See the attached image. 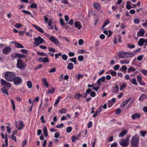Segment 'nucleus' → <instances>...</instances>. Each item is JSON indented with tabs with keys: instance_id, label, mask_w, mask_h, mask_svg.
Segmentation results:
<instances>
[{
	"instance_id": "obj_23",
	"label": "nucleus",
	"mask_w": 147,
	"mask_h": 147,
	"mask_svg": "<svg viewBox=\"0 0 147 147\" xmlns=\"http://www.w3.org/2000/svg\"><path fill=\"white\" fill-rule=\"evenodd\" d=\"M1 90L3 93L7 95H9V94L5 86H4L3 88H1Z\"/></svg>"
},
{
	"instance_id": "obj_47",
	"label": "nucleus",
	"mask_w": 147,
	"mask_h": 147,
	"mask_svg": "<svg viewBox=\"0 0 147 147\" xmlns=\"http://www.w3.org/2000/svg\"><path fill=\"white\" fill-rule=\"evenodd\" d=\"M127 46L128 48H130V49H133L135 47V45L129 44H128L127 45Z\"/></svg>"
},
{
	"instance_id": "obj_5",
	"label": "nucleus",
	"mask_w": 147,
	"mask_h": 147,
	"mask_svg": "<svg viewBox=\"0 0 147 147\" xmlns=\"http://www.w3.org/2000/svg\"><path fill=\"white\" fill-rule=\"evenodd\" d=\"M34 40L35 42L34 44H36V46H38L44 42V39L40 36H38L37 38H34Z\"/></svg>"
},
{
	"instance_id": "obj_54",
	"label": "nucleus",
	"mask_w": 147,
	"mask_h": 147,
	"mask_svg": "<svg viewBox=\"0 0 147 147\" xmlns=\"http://www.w3.org/2000/svg\"><path fill=\"white\" fill-rule=\"evenodd\" d=\"M30 7L31 8H35L36 9L37 8V5L36 4V3H34L32 4L31 5Z\"/></svg>"
},
{
	"instance_id": "obj_2",
	"label": "nucleus",
	"mask_w": 147,
	"mask_h": 147,
	"mask_svg": "<svg viewBox=\"0 0 147 147\" xmlns=\"http://www.w3.org/2000/svg\"><path fill=\"white\" fill-rule=\"evenodd\" d=\"M140 139L139 137L137 135H135L132 138L131 141V144L132 147H137L138 146V143Z\"/></svg>"
},
{
	"instance_id": "obj_36",
	"label": "nucleus",
	"mask_w": 147,
	"mask_h": 147,
	"mask_svg": "<svg viewBox=\"0 0 147 147\" xmlns=\"http://www.w3.org/2000/svg\"><path fill=\"white\" fill-rule=\"evenodd\" d=\"M32 30L31 29L28 32H26V35L29 36H32Z\"/></svg>"
},
{
	"instance_id": "obj_38",
	"label": "nucleus",
	"mask_w": 147,
	"mask_h": 147,
	"mask_svg": "<svg viewBox=\"0 0 147 147\" xmlns=\"http://www.w3.org/2000/svg\"><path fill=\"white\" fill-rule=\"evenodd\" d=\"M37 54L40 55V56H47V54L46 53H45L44 52H38L37 53Z\"/></svg>"
},
{
	"instance_id": "obj_13",
	"label": "nucleus",
	"mask_w": 147,
	"mask_h": 147,
	"mask_svg": "<svg viewBox=\"0 0 147 147\" xmlns=\"http://www.w3.org/2000/svg\"><path fill=\"white\" fill-rule=\"evenodd\" d=\"M44 17L45 22L46 23H48V25L49 26H50L52 23V22L51 20L50 19L48 21V18H47V16H44Z\"/></svg>"
},
{
	"instance_id": "obj_45",
	"label": "nucleus",
	"mask_w": 147,
	"mask_h": 147,
	"mask_svg": "<svg viewBox=\"0 0 147 147\" xmlns=\"http://www.w3.org/2000/svg\"><path fill=\"white\" fill-rule=\"evenodd\" d=\"M10 100L11 101V103L12 104L13 109L14 111H15V105L14 104V101L12 100V99H10Z\"/></svg>"
},
{
	"instance_id": "obj_43",
	"label": "nucleus",
	"mask_w": 147,
	"mask_h": 147,
	"mask_svg": "<svg viewBox=\"0 0 147 147\" xmlns=\"http://www.w3.org/2000/svg\"><path fill=\"white\" fill-rule=\"evenodd\" d=\"M72 130V128L71 127H68L66 129V131L67 133H69Z\"/></svg>"
},
{
	"instance_id": "obj_10",
	"label": "nucleus",
	"mask_w": 147,
	"mask_h": 147,
	"mask_svg": "<svg viewBox=\"0 0 147 147\" xmlns=\"http://www.w3.org/2000/svg\"><path fill=\"white\" fill-rule=\"evenodd\" d=\"M119 143L123 147H127L129 144V143H127L124 139H121Z\"/></svg>"
},
{
	"instance_id": "obj_11",
	"label": "nucleus",
	"mask_w": 147,
	"mask_h": 147,
	"mask_svg": "<svg viewBox=\"0 0 147 147\" xmlns=\"http://www.w3.org/2000/svg\"><path fill=\"white\" fill-rule=\"evenodd\" d=\"M11 49L9 47H6L3 49V53L5 55H7L11 52Z\"/></svg>"
},
{
	"instance_id": "obj_52",
	"label": "nucleus",
	"mask_w": 147,
	"mask_h": 147,
	"mask_svg": "<svg viewBox=\"0 0 147 147\" xmlns=\"http://www.w3.org/2000/svg\"><path fill=\"white\" fill-rule=\"evenodd\" d=\"M60 136V134L58 132H56L54 135V137L55 138H58Z\"/></svg>"
},
{
	"instance_id": "obj_24",
	"label": "nucleus",
	"mask_w": 147,
	"mask_h": 147,
	"mask_svg": "<svg viewBox=\"0 0 147 147\" xmlns=\"http://www.w3.org/2000/svg\"><path fill=\"white\" fill-rule=\"evenodd\" d=\"M146 97L147 96L145 94H141L139 98V100L141 101H143L146 98Z\"/></svg>"
},
{
	"instance_id": "obj_17",
	"label": "nucleus",
	"mask_w": 147,
	"mask_h": 147,
	"mask_svg": "<svg viewBox=\"0 0 147 147\" xmlns=\"http://www.w3.org/2000/svg\"><path fill=\"white\" fill-rule=\"evenodd\" d=\"M145 39L144 38H140L138 41V44L139 46H142L144 45Z\"/></svg>"
},
{
	"instance_id": "obj_37",
	"label": "nucleus",
	"mask_w": 147,
	"mask_h": 147,
	"mask_svg": "<svg viewBox=\"0 0 147 147\" xmlns=\"http://www.w3.org/2000/svg\"><path fill=\"white\" fill-rule=\"evenodd\" d=\"M109 20H107L105 22L104 24L103 25L102 27V28H103L105 27L109 23Z\"/></svg>"
},
{
	"instance_id": "obj_15",
	"label": "nucleus",
	"mask_w": 147,
	"mask_h": 147,
	"mask_svg": "<svg viewBox=\"0 0 147 147\" xmlns=\"http://www.w3.org/2000/svg\"><path fill=\"white\" fill-rule=\"evenodd\" d=\"M105 80V78L104 76H103L100 78L97 81V82L98 85H100L101 84L102 82H104Z\"/></svg>"
},
{
	"instance_id": "obj_4",
	"label": "nucleus",
	"mask_w": 147,
	"mask_h": 147,
	"mask_svg": "<svg viewBox=\"0 0 147 147\" xmlns=\"http://www.w3.org/2000/svg\"><path fill=\"white\" fill-rule=\"evenodd\" d=\"M13 81V82L14 84L16 85H18L21 84L22 83V79L20 77L15 76Z\"/></svg>"
},
{
	"instance_id": "obj_59",
	"label": "nucleus",
	"mask_w": 147,
	"mask_h": 147,
	"mask_svg": "<svg viewBox=\"0 0 147 147\" xmlns=\"http://www.w3.org/2000/svg\"><path fill=\"white\" fill-rule=\"evenodd\" d=\"M127 69V68L126 66L123 65L121 67V71H122V70L124 71H126Z\"/></svg>"
},
{
	"instance_id": "obj_21",
	"label": "nucleus",
	"mask_w": 147,
	"mask_h": 147,
	"mask_svg": "<svg viewBox=\"0 0 147 147\" xmlns=\"http://www.w3.org/2000/svg\"><path fill=\"white\" fill-rule=\"evenodd\" d=\"M32 26L35 27L38 31L41 33H43L44 32L43 30L39 26L34 24L32 25Z\"/></svg>"
},
{
	"instance_id": "obj_18",
	"label": "nucleus",
	"mask_w": 147,
	"mask_h": 147,
	"mask_svg": "<svg viewBox=\"0 0 147 147\" xmlns=\"http://www.w3.org/2000/svg\"><path fill=\"white\" fill-rule=\"evenodd\" d=\"M112 91L115 93L118 94L119 92V87L117 85L113 87L112 88Z\"/></svg>"
},
{
	"instance_id": "obj_60",
	"label": "nucleus",
	"mask_w": 147,
	"mask_h": 147,
	"mask_svg": "<svg viewBox=\"0 0 147 147\" xmlns=\"http://www.w3.org/2000/svg\"><path fill=\"white\" fill-rule=\"evenodd\" d=\"M64 126V124L62 123H61L60 124H58L56 126V127L58 128H60L61 127H63Z\"/></svg>"
},
{
	"instance_id": "obj_42",
	"label": "nucleus",
	"mask_w": 147,
	"mask_h": 147,
	"mask_svg": "<svg viewBox=\"0 0 147 147\" xmlns=\"http://www.w3.org/2000/svg\"><path fill=\"white\" fill-rule=\"evenodd\" d=\"M140 21L139 18H136L134 20V22L136 24H138L139 23Z\"/></svg>"
},
{
	"instance_id": "obj_28",
	"label": "nucleus",
	"mask_w": 147,
	"mask_h": 147,
	"mask_svg": "<svg viewBox=\"0 0 147 147\" xmlns=\"http://www.w3.org/2000/svg\"><path fill=\"white\" fill-rule=\"evenodd\" d=\"M129 80L130 82H131L132 84L136 85H138V83L136 82L135 78H133L132 80H131L130 79Z\"/></svg>"
},
{
	"instance_id": "obj_44",
	"label": "nucleus",
	"mask_w": 147,
	"mask_h": 147,
	"mask_svg": "<svg viewBox=\"0 0 147 147\" xmlns=\"http://www.w3.org/2000/svg\"><path fill=\"white\" fill-rule=\"evenodd\" d=\"M137 78L138 81L140 82V81H141L142 80V77L141 75H138L137 76Z\"/></svg>"
},
{
	"instance_id": "obj_64",
	"label": "nucleus",
	"mask_w": 147,
	"mask_h": 147,
	"mask_svg": "<svg viewBox=\"0 0 147 147\" xmlns=\"http://www.w3.org/2000/svg\"><path fill=\"white\" fill-rule=\"evenodd\" d=\"M143 110L145 113H147V106L144 107Z\"/></svg>"
},
{
	"instance_id": "obj_41",
	"label": "nucleus",
	"mask_w": 147,
	"mask_h": 147,
	"mask_svg": "<svg viewBox=\"0 0 147 147\" xmlns=\"http://www.w3.org/2000/svg\"><path fill=\"white\" fill-rule=\"evenodd\" d=\"M144 57L143 55H140L137 58V60L139 61H141L143 59Z\"/></svg>"
},
{
	"instance_id": "obj_9",
	"label": "nucleus",
	"mask_w": 147,
	"mask_h": 147,
	"mask_svg": "<svg viewBox=\"0 0 147 147\" xmlns=\"http://www.w3.org/2000/svg\"><path fill=\"white\" fill-rule=\"evenodd\" d=\"M38 61L40 62H43L46 63L49 62V60L47 57L43 58L39 57L38 58Z\"/></svg>"
},
{
	"instance_id": "obj_51",
	"label": "nucleus",
	"mask_w": 147,
	"mask_h": 147,
	"mask_svg": "<svg viewBox=\"0 0 147 147\" xmlns=\"http://www.w3.org/2000/svg\"><path fill=\"white\" fill-rule=\"evenodd\" d=\"M113 104V102L110 101H109L108 102V107H111Z\"/></svg>"
},
{
	"instance_id": "obj_63",
	"label": "nucleus",
	"mask_w": 147,
	"mask_h": 147,
	"mask_svg": "<svg viewBox=\"0 0 147 147\" xmlns=\"http://www.w3.org/2000/svg\"><path fill=\"white\" fill-rule=\"evenodd\" d=\"M117 146V144L116 142L111 144V147H116Z\"/></svg>"
},
{
	"instance_id": "obj_27",
	"label": "nucleus",
	"mask_w": 147,
	"mask_h": 147,
	"mask_svg": "<svg viewBox=\"0 0 147 147\" xmlns=\"http://www.w3.org/2000/svg\"><path fill=\"white\" fill-rule=\"evenodd\" d=\"M42 81L45 86H46L47 87H48L49 86V84L47 82L46 79V78L42 79Z\"/></svg>"
},
{
	"instance_id": "obj_56",
	"label": "nucleus",
	"mask_w": 147,
	"mask_h": 147,
	"mask_svg": "<svg viewBox=\"0 0 147 147\" xmlns=\"http://www.w3.org/2000/svg\"><path fill=\"white\" fill-rule=\"evenodd\" d=\"M84 41L82 39H80L79 40L78 43L80 45H82Z\"/></svg>"
},
{
	"instance_id": "obj_35",
	"label": "nucleus",
	"mask_w": 147,
	"mask_h": 147,
	"mask_svg": "<svg viewBox=\"0 0 147 147\" xmlns=\"http://www.w3.org/2000/svg\"><path fill=\"white\" fill-rule=\"evenodd\" d=\"M136 70L135 69L131 67H130L128 69V71L127 72L128 73H129L131 71H134Z\"/></svg>"
},
{
	"instance_id": "obj_29",
	"label": "nucleus",
	"mask_w": 147,
	"mask_h": 147,
	"mask_svg": "<svg viewBox=\"0 0 147 147\" xmlns=\"http://www.w3.org/2000/svg\"><path fill=\"white\" fill-rule=\"evenodd\" d=\"M26 84L29 88H31L32 87V84L30 81H28L27 82Z\"/></svg>"
},
{
	"instance_id": "obj_62",
	"label": "nucleus",
	"mask_w": 147,
	"mask_h": 147,
	"mask_svg": "<svg viewBox=\"0 0 147 147\" xmlns=\"http://www.w3.org/2000/svg\"><path fill=\"white\" fill-rule=\"evenodd\" d=\"M77 138L75 136H72L71 137V140L72 142L75 141L77 139Z\"/></svg>"
},
{
	"instance_id": "obj_25",
	"label": "nucleus",
	"mask_w": 147,
	"mask_h": 147,
	"mask_svg": "<svg viewBox=\"0 0 147 147\" xmlns=\"http://www.w3.org/2000/svg\"><path fill=\"white\" fill-rule=\"evenodd\" d=\"M14 45L15 47L17 48H22L24 47L22 45L18 42H15Z\"/></svg>"
},
{
	"instance_id": "obj_39",
	"label": "nucleus",
	"mask_w": 147,
	"mask_h": 147,
	"mask_svg": "<svg viewBox=\"0 0 147 147\" xmlns=\"http://www.w3.org/2000/svg\"><path fill=\"white\" fill-rule=\"evenodd\" d=\"M82 95L79 93H77L76 95H75L74 98L77 99H78Z\"/></svg>"
},
{
	"instance_id": "obj_50",
	"label": "nucleus",
	"mask_w": 147,
	"mask_h": 147,
	"mask_svg": "<svg viewBox=\"0 0 147 147\" xmlns=\"http://www.w3.org/2000/svg\"><path fill=\"white\" fill-rule=\"evenodd\" d=\"M141 72L144 75L147 76V70L145 69H142L141 71Z\"/></svg>"
},
{
	"instance_id": "obj_6",
	"label": "nucleus",
	"mask_w": 147,
	"mask_h": 147,
	"mask_svg": "<svg viewBox=\"0 0 147 147\" xmlns=\"http://www.w3.org/2000/svg\"><path fill=\"white\" fill-rule=\"evenodd\" d=\"M16 125L17 129L19 130L23 129L24 126L23 123L21 121H16Z\"/></svg>"
},
{
	"instance_id": "obj_14",
	"label": "nucleus",
	"mask_w": 147,
	"mask_h": 147,
	"mask_svg": "<svg viewBox=\"0 0 147 147\" xmlns=\"http://www.w3.org/2000/svg\"><path fill=\"white\" fill-rule=\"evenodd\" d=\"M145 33V31L144 29H142L137 33V36H143Z\"/></svg>"
},
{
	"instance_id": "obj_33",
	"label": "nucleus",
	"mask_w": 147,
	"mask_h": 147,
	"mask_svg": "<svg viewBox=\"0 0 147 147\" xmlns=\"http://www.w3.org/2000/svg\"><path fill=\"white\" fill-rule=\"evenodd\" d=\"M67 112V110L66 109H61L59 111V113L61 114L65 113Z\"/></svg>"
},
{
	"instance_id": "obj_48",
	"label": "nucleus",
	"mask_w": 147,
	"mask_h": 147,
	"mask_svg": "<svg viewBox=\"0 0 147 147\" xmlns=\"http://www.w3.org/2000/svg\"><path fill=\"white\" fill-rule=\"evenodd\" d=\"M62 59L65 61L67 60V56L65 54H63L62 55Z\"/></svg>"
},
{
	"instance_id": "obj_31",
	"label": "nucleus",
	"mask_w": 147,
	"mask_h": 147,
	"mask_svg": "<svg viewBox=\"0 0 147 147\" xmlns=\"http://www.w3.org/2000/svg\"><path fill=\"white\" fill-rule=\"evenodd\" d=\"M43 132L44 134V135L45 137H47L48 136V132H47V129L46 127H44L43 129Z\"/></svg>"
},
{
	"instance_id": "obj_53",
	"label": "nucleus",
	"mask_w": 147,
	"mask_h": 147,
	"mask_svg": "<svg viewBox=\"0 0 147 147\" xmlns=\"http://www.w3.org/2000/svg\"><path fill=\"white\" fill-rule=\"evenodd\" d=\"M56 71V69L55 67H53L51 69H50L49 72V73H53Z\"/></svg>"
},
{
	"instance_id": "obj_34",
	"label": "nucleus",
	"mask_w": 147,
	"mask_h": 147,
	"mask_svg": "<svg viewBox=\"0 0 147 147\" xmlns=\"http://www.w3.org/2000/svg\"><path fill=\"white\" fill-rule=\"evenodd\" d=\"M55 91V88H52L50 90H49L48 91H47L46 93H49L50 94H52Z\"/></svg>"
},
{
	"instance_id": "obj_26",
	"label": "nucleus",
	"mask_w": 147,
	"mask_h": 147,
	"mask_svg": "<svg viewBox=\"0 0 147 147\" xmlns=\"http://www.w3.org/2000/svg\"><path fill=\"white\" fill-rule=\"evenodd\" d=\"M94 8L97 9H99L100 8V5L97 3H94L93 4Z\"/></svg>"
},
{
	"instance_id": "obj_1",
	"label": "nucleus",
	"mask_w": 147,
	"mask_h": 147,
	"mask_svg": "<svg viewBox=\"0 0 147 147\" xmlns=\"http://www.w3.org/2000/svg\"><path fill=\"white\" fill-rule=\"evenodd\" d=\"M12 57L13 58H18L16 64L17 67L21 69H24L26 67L25 63L21 59L22 58L25 59L26 56L23 54L18 53H15L11 55Z\"/></svg>"
},
{
	"instance_id": "obj_16",
	"label": "nucleus",
	"mask_w": 147,
	"mask_h": 147,
	"mask_svg": "<svg viewBox=\"0 0 147 147\" xmlns=\"http://www.w3.org/2000/svg\"><path fill=\"white\" fill-rule=\"evenodd\" d=\"M119 57L122 58H127V53L120 52H119Z\"/></svg>"
},
{
	"instance_id": "obj_22",
	"label": "nucleus",
	"mask_w": 147,
	"mask_h": 147,
	"mask_svg": "<svg viewBox=\"0 0 147 147\" xmlns=\"http://www.w3.org/2000/svg\"><path fill=\"white\" fill-rule=\"evenodd\" d=\"M140 116V115L139 114L137 113H135L132 115L131 117L134 120L136 118L138 119L139 118Z\"/></svg>"
},
{
	"instance_id": "obj_8",
	"label": "nucleus",
	"mask_w": 147,
	"mask_h": 147,
	"mask_svg": "<svg viewBox=\"0 0 147 147\" xmlns=\"http://www.w3.org/2000/svg\"><path fill=\"white\" fill-rule=\"evenodd\" d=\"M50 41L56 45H59V42L58 40L53 36H50L49 38Z\"/></svg>"
},
{
	"instance_id": "obj_7",
	"label": "nucleus",
	"mask_w": 147,
	"mask_h": 147,
	"mask_svg": "<svg viewBox=\"0 0 147 147\" xmlns=\"http://www.w3.org/2000/svg\"><path fill=\"white\" fill-rule=\"evenodd\" d=\"M1 84L7 87V88L8 90L9 89V88L11 87V84L7 82L5 80L1 79Z\"/></svg>"
},
{
	"instance_id": "obj_20",
	"label": "nucleus",
	"mask_w": 147,
	"mask_h": 147,
	"mask_svg": "<svg viewBox=\"0 0 147 147\" xmlns=\"http://www.w3.org/2000/svg\"><path fill=\"white\" fill-rule=\"evenodd\" d=\"M127 131L125 129L121 131V133L119 134V137H123L127 134Z\"/></svg>"
},
{
	"instance_id": "obj_46",
	"label": "nucleus",
	"mask_w": 147,
	"mask_h": 147,
	"mask_svg": "<svg viewBox=\"0 0 147 147\" xmlns=\"http://www.w3.org/2000/svg\"><path fill=\"white\" fill-rule=\"evenodd\" d=\"M78 59L80 61H82L84 59V57L82 55H80L78 57Z\"/></svg>"
},
{
	"instance_id": "obj_40",
	"label": "nucleus",
	"mask_w": 147,
	"mask_h": 147,
	"mask_svg": "<svg viewBox=\"0 0 147 147\" xmlns=\"http://www.w3.org/2000/svg\"><path fill=\"white\" fill-rule=\"evenodd\" d=\"M127 58L131 57L133 56L134 54L132 53H127Z\"/></svg>"
},
{
	"instance_id": "obj_61",
	"label": "nucleus",
	"mask_w": 147,
	"mask_h": 147,
	"mask_svg": "<svg viewBox=\"0 0 147 147\" xmlns=\"http://www.w3.org/2000/svg\"><path fill=\"white\" fill-rule=\"evenodd\" d=\"M119 65H116L114 67V69L115 70H117L119 68Z\"/></svg>"
},
{
	"instance_id": "obj_30",
	"label": "nucleus",
	"mask_w": 147,
	"mask_h": 147,
	"mask_svg": "<svg viewBox=\"0 0 147 147\" xmlns=\"http://www.w3.org/2000/svg\"><path fill=\"white\" fill-rule=\"evenodd\" d=\"M73 64L71 63H69L67 66V69L68 70H71L73 69Z\"/></svg>"
},
{
	"instance_id": "obj_55",
	"label": "nucleus",
	"mask_w": 147,
	"mask_h": 147,
	"mask_svg": "<svg viewBox=\"0 0 147 147\" xmlns=\"http://www.w3.org/2000/svg\"><path fill=\"white\" fill-rule=\"evenodd\" d=\"M60 98H61L60 96H59L58 97L56 101L55 102V105H56L58 103V102H59L60 100Z\"/></svg>"
},
{
	"instance_id": "obj_49",
	"label": "nucleus",
	"mask_w": 147,
	"mask_h": 147,
	"mask_svg": "<svg viewBox=\"0 0 147 147\" xmlns=\"http://www.w3.org/2000/svg\"><path fill=\"white\" fill-rule=\"evenodd\" d=\"M70 61L71 62H74L75 64H76V57H74L73 58L70 59Z\"/></svg>"
},
{
	"instance_id": "obj_57",
	"label": "nucleus",
	"mask_w": 147,
	"mask_h": 147,
	"mask_svg": "<svg viewBox=\"0 0 147 147\" xmlns=\"http://www.w3.org/2000/svg\"><path fill=\"white\" fill-rule=\"evenodd\" d=\"M50 52H55V49L53 48L49 47L48 48Z\"/></svg>"
},
{
	"instance_id": "obj_19",
	"label": "nucleus",
	"mask_w": 147,
	"mask_h": 147,
	"mask_svg": "<svg viewBox=\"0 0 147 147\" xmlns=\"http://www.w3.org/2000/svg\"><path fill=\"white\" fill-rule=\"evenodd\" d=\"M74 26L76 28L78 29H81V28L82 27L80 23L79 22H75V23Z\"/></svg>"
},
{
	"instance_id": "obj_32",
	"label": "nucleus",
	"mask_w": 147,
	"mask_h": 147,
	"mask_svg": "<svg viewBox=\"0 0 147 147\" xmlns=\"http://www.w3.org/2000/svg\"><path fill=\"white\" fill-rule=\"evenodd\" d=\"M22 11L25 14H26L30 15L31 16L32 18L33 17V15L31 14L30 12V11L24 10H22Z\"/></svg>"
},
{
	"instance_id": "obj_12",
	"label": "nucleus",
	"mask_w": 147,
	"mask_h": 147,
	"mask_svg": "<svg viewBox=\"0 0 147 147\" xmlns=\"http://www.w3.org/2000/svg\"><path fill=\"white\" fill-rule=\"evenodd\" d=\"M131 100V98H129L127 100L123 102L120 105V107L121 108H123L127 105L129 102Z\"/></svg>"
},
{
	"instance_id": "obj_58",
	"label": "nucleus",
	"mask_w": 147,
	"mask_h": 147,
	"mask_svg": "<svg viewBox=\"0 0 147 147\" xmlns=\"http://www.w3.org/2000/svg\"><path fill=\"white\" fill-rule=\"evenodd\" d=\"M60 22L61 25L63 26L65 24L64 23L63 19L62 18L60 19Z\"/></svg>"
},
{
	"instance_id": "obj_3",
	"label": "nucleus",
	"mask_w": 147,
	"mask_h": 147,
	"mask_svg": "<svg viewBox=\"0 0 147 147\" xmlns=\"http://www.w3.org/2000/svg\"><path fill=\"white\" fill-rule=\"evenodd\" d=\"M16 76L15 74L11 72H7L5 74V79L8 81H13V79Z\"/></svg>"
}]
</instances>
